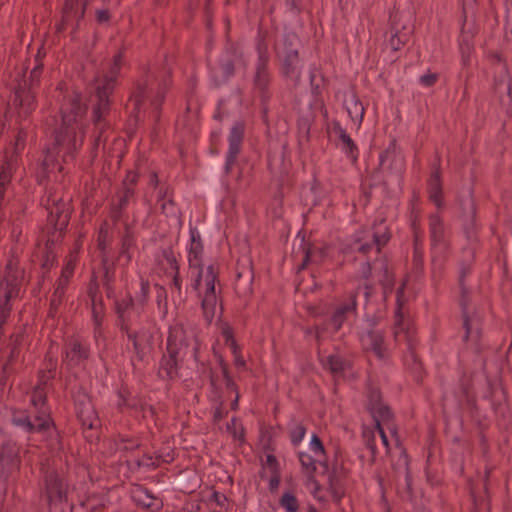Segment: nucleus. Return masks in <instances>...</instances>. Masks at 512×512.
<instances>
[{
	"mask_svg": "<svg viewBox=\"0 0 512 512\" xmlns=\"http://www.w3.org/2000/svg\"><path fill=\"white\" fill-rule=\"evenodd\" d=\"M87 107L82 102L81 94L72 92L64 96L60 112L62 124L55 131V142L46 150L43 167L47 172H63V163L75 158L84 139V116Z\"/></svg>",
	"mask_w": 512,
	"mask_h": 512,
	"instance_id": "nucleus-1",
	"label": "nucleus"
},
{
	"mask_svg": "<svg viewBox=\"0 0 512 512\" xmlns=\"http://www.w3.org/2000/svg\"><path fill=\"white\" fill-rule=\"evenodd\" d=\"M123 63L124 54L122 51H119L114 55L113 61L108 71L101 78L96 80V102L92 108V121L98 133L95 138V143L97 145L102 140L104 132L109 128L110 125L107 119L111 112L110 96L115 90L117 78L120 74Z\"/></svg>",
	"mask_w": 512,
	"mask_h": 512,
	"instance_id": "nucleus-2",
	"label": "nucleus"
},
{
	"mask_svg": "<svg viewBox=\"0 0 512 512\" xmlns=\"http://www.w3.org/2000/svg\"><path fill=\"white\" fill-rule=\"evenodd\" d=\"M257 58L253 64L252 92L259 99L262 118L267 122L269 103L273 97L271 89L273 74L270 68V54L264 40L256 44Z\"/></svg>",
	"mask_w": 512,
	"mask_h": 512,
	"instance_id": "nucleus-3",
	"label": "nucleus"
},
{
	"mask_svg": "<svg viewBox=\"0 0 512 512\" xmlns=\"http://www.w3.org/2000/svg\"><path fill=\"white\" fill-rule=\"evenodd\" d=\"M170 80L167 72L161 75L149 70L135 84V89L130 100L134 104V109L139 110L145 100H150L155 109L154 119L158 122L160 119V107L165 98Z\"/></svg>",
	"mask_w": 512,
	"mask_h": 512,
	"instance_id": "nucleus-4",
	"label": "nucleus"
},
{
	"mask_svg": "<svg viewBox=\"0 0 512 512\" xmlns=\"http://www.w3.org/2000/svg\"><path fill=\"white\" fill-rule=\"evenodd\" d=\"M299 39L295 33H285L281 42L276 47V56L280 62V74L287 81H290L293 87H297L301 82L303 61L298 52Z\"/></svg>",
	"mask_w": 512,
	"mask_h": 512,
	"instance_id": "nucleus-5",
	"label": "nucleus"
},
{
	"mask_svg": "<svg viewBox=\"0 0 512 512\" xmlns=\"http://www.w3.org/2000/svg\"><path fill=\"white\" fill-rule=\"evenodd\" d=\"M200 342L197 333L192 328H185L182 324H175L169 328L166 351L178 354L185 358L190 355L198 361Z\"/></svg>",
	"mask_w": 512,
	"mask_h": 512,
	"instance_id": "nucleus-6",
	"label": "nucleus"
},
{
	"mask_svg": "<svg viewBox=\"0 0 512 512\" xmlns=\"http://www.w3.org/2000/svg\"><path fill=\"white\" fill-rule=\"evenodd\" d=\"M42 68V64H37L31 70L29 80H22L15 88L13 105L17 108L20 118L26 119L36 109L34 89L40 82Z\"/></svg>",
	"mask_w": 512,
	"mask_h": 512,
	"instance_id": "nucleus-7",
	"label": "nucleus"
},
{
	"mask_svg": "<svg viewBox=\"0 0 512 512\" xmlns=\"http://www.w3.org/2000/svg\"><path fill=\"white\" fill-rule=\"evenodd\" d=\"M461 296L459 305L461 307L462 315V328L464 334L462 341L467 345L468 348L474 350L476 353L481 351V338H482V327L480 319L471 314L469 311L470 303V292L467 286L460 287Z\"/></svg>",
	"mask_w": 512,
	"mask_h": 512,
	"instance_id": "nucleus-8",
	"label": "nucleus"
},
{
	"mask_svg": "<svg viewBox=\"0 0 512 512\" xmlns=\"http://www.w3.org/2000/svg\"><path fill=\"white\" fill-rule=\"evenodd\" d=\"M43 492L50 506L61 504L67 501L68 483L63 476L55 469L42 465Z\"/></svg>",
	"mask_w": 512,
	"mask_h": 512,
	"instance_id": "nucleus-9",
	"label": "nucleus"
},
{
	"mask_svg": "<svg viewBox=\"0 0 512 512\" xmlns=\"http://www.w3.org/2000/svg\"><path fill=\"white\" fill-rule=\"evenodd\" d=\"M219 271L218 267L214 264H210L207 266L205 273L203 272L205 290L203 294L199 293L201 297V308L203 312L204 319L208 324H210L216 313V307L218 303V293L216 290V283H218Z\"/></svg>",
	"mask_w": 512,
	"mask_h": 512,
	"instance_id": "nucleus-10",
	"label": "nucleus"
},
{
	"mask_svg": "<svg viewBox=\"0 0 512 512\" xmlns=\"http://www.w3.org/2000/svg\"><path fill=\"white\" fill-rule=\"evenodd\" d=\"M377 324V317L366 315L359 332V338L362 347L366 351H371L378 359L384 360L387 357L384 345V335L381 330L376 329Z\"/></svg>",
	"mask_w": 512,
	"mask_h": 512,
	"instance_id": "nucleus-11",
	"label": "nucleus"
},
{
	"mask_svg": "<svg viewBox=\"0 0 512 512\" xmlns=\"http://www.w3.org/2000/svg\"><path fill=\"white\" fill-rule=\"evenodd\" d=\"M379 169L388 176L401 181L405 171V158L396 140L392 139L388 146L379 155Z\"/></svg>",
	"mask_w": 512,
	"mask_h": 512,
	"instance_id": "nucleus-12",
	"label": "nucleus"
},
{
	"mask_svg": "<svg viewBox=\"0 0 512 512\" xmlns=\"http://www.w3.org/2000/svg\"><path fill=\"white\" fill-rule=\"evenodd\" d=\"M90 355L91 350L88 343L83 342L77 337H71L67 339L63 347L62 365L67 370L84 367Z\"/></svg>",
	"mask_w": 512,
	"mask_h": 512,
	"instance_id": "nucleus-13",
	"label": "nucleus"
},
{
	"mask_svg": "<svg viewBox=\"0 0 512 512\" xmlns=\"http://www.w3.org/2000/svg\"><path fill=\"white\" fill-rule=\"evenodd\" d=\"M75 412L84 429H95L99 425L97 412L87 391L79 386L72 394Z\"/></svg>",
	"mask_w": 512,
	"mask_h": 512,
	"instance_id": "nucleus-14",
	"label": "nucleus"
},
{
	"mask_svg": "<svg viewBox=\"0 0 512 512\" xmlns=\"http://www.w3.org/2000/svg\"><path fill=\"white\" fill-rule=\"evenodd\" d=\"M190 245L188 248V265L190 269H196V276L191 284L195 291L200 290L203 277V253L204 246L201 235L196 227H190Z\"/></svg>",
	"mask_w": 512,
	"mask_h": 512,
	"instance_id": "nucleus-15",
	"label": "nucleus"
},
{
	"mask_svg": "<svg viewBox=\"0 0 512 512\" xmlns=\"http://www.w3.org/2000/svg\"><path fill=\"white\" fill-rule=\"evenodd\" d=\"M366 238L367 240L363 242L364 238L358 236L354 241L353 249L363 255H367L372 251L378 254L382 247L388 243L390 234L388 228L383 223H380L373 226L372 231L368 232Z\"/></svg>",
	"mask_w": 512,
	"mask_h": 512,
	"instance_id": "nucleus-16",
	"label": "nucleus"
},
{
	"mask_svg": "<svg viewBox=\"0 0 512 512\" xmlns=\"http://www.w3.org/2000/svg\"><path fill=\"white\" fill-rule=\"evenodd\" d=\"M126 336L133 347L132 364L134 365L135 361L144 362L154 347L153 333L148 328L141 327L127 333Z\"/></svg>",
	"mask_w": 512,
	"mask_h": 512,
	"instance_id": "nucleus-17",
	"label": "nucleus"
},
{
	"mask_svg": "<svg viewBox=\"0 0 512 512\" xmlns=\"http://www.w3.org/2000/svg\"><path fill=\"white\" fill-rule=\"evenodd\" d=\"M45 206L48 210L49 224L60 232L66 229L70 219L69 203L64 201L61 197L49 194Z\"/></svg>",
	"mask_w": 512,
	"mask_h": 512,
	"instance_id": "nucleus-18",
	"label": "nucleus"
},
{
	"mask_svg": "<svg viewBox=\"0 0 512 512\" xmlns=\"http://www.w3.org/2000/svg\"><path fill=\"white\" fill-rule=\"evenodd\" d=\"M19 447L12 441H5L0 450V479L6 482L20 468Z\"/></svg>",
	"mask_w": 512,
	"mask_h": 512,
	"instance_id": "nucleus-19",
	"label": "nucleus"
},
{
	"mask_svg": "<svg viewBox=\"0 0 512 512\" xmlns=\"http://www.w3.org/2000/svg\"><path fill=\"white\" fill-rule=\"evenodd\" d=\"M461 219L464 235L469 243L468 247H474L478 240V225L476 223V206L474 199L467 196L460 201Z\"/></svg>",
	"mask_w": 512,
	"mask_h": 512,
	"instance_id": "nucleus-20",
	"label": "nucleus"
},
{
	"mask_svg": "<svg viewBox=\"0 0 512 512\" xmlns=\"http://www.w3.org/2000/svg\"><path fill=\"white\" fill-rule=\"evenodd\" d=\"M245 122L244 121H236L232 125L228 135V151L226 153L224 171L226 174H229L232 170L233 165L237 161L238 155L242 150L244 134H245Z\"/></svg>",
	"mask_w": 512,
	"mask_h": 512,
	"instance_id": "nucleus-21",
	"label": "nucleus"
},
{
	"mask_svg": "<svg viewBox=\"0 0 512 512\" xmlns=\"http://www.w3.org/2000/svg\"><path fill=\"white\" fill-rule=\"evenodd\" d=\"M360 288L349 292L344 299L335 307L329 324L334 332H338L344 322L351 316L357 314V297Z\"/></svg>",
	"mask_w": 512,
	"mask_h": 512,
	"instance_id": "nucleus-22",
	"label": "nucleus"
},
{
	"mask_svg": "<svg viewBox=\"0 0 512 512\" xmlns=\"http://www.w3.org/2000/svg\"><path fill=\"white\" fill-rule=\"evenodd\" d=\"M429 230L433 253L444 258L449 251L450 244L446 238L443 220L438 214L430 215Z\"/></svg>",
	"mask_w": 512,
	"mask_h": 512,
	"instance_id": "nucleus-23",
	"label": "nucleus"
},
{
	"mask_svg": "<svg viewBox=\"0 0 512 512\" xmlns=\"http://www.w3.org/2000/svg\"><path fill=\"white\" fill-rule=\"evenodd\" d=\"M80 0H65L62 19L57 27L59 32L63 31L73 20L76 21L74 29L79 27V22L84 18L87 2H83L79 8Z\"/></svg>",
	"mask_w": 512,
	"mask_h": 512,
	"instance_id": "nucleus-24",
	"label": "nucleus"
},
{
	"mask_svg": "<svg viewBox=\"0 0 512 512\" xmlns=\"http://www.w3.org/2000/svg\"><path fill=\"white\" fill-rule=\"evenodd\" d=\"M254 272L251 263L237 265L236 279L234 284L235 292L239 297H247L252 294Z\"/></svg>",
	"mask_w": 512,
	"mask_h": 512,
	"instance_id": "nucleus-25",
	"label": "nucleus"
},
{
	"mask_svg": "<svg viewBox=\"0 0 512 512\" xmlns=\"http://www.w3.org/2000/svg\"><path fill=\"white\" fill-rule=\"evenodd\" d=\"M319 465L323 468V473L328 476L329 489L334 498L340 499L344 494L343 478L345 471L342 465H333L330 469L327 461H319Z\"/></svg>",
	"mask_w": 512,
	"mask_h": 512,
	"instance_id": "nucleus-26",
	"label": "nucleus"
},
{
	"mask_svg": "<svg viewBox=\"0 0 512 512\" xmlns=\"http://www.w3.org/2000/svg\"><path fill=\"white\" fill-rule=\"evenodd\" d=\"M14 425L23 428L26 432H42L50 427L51 419L35 415L32 419L24 412L14 414L12 418Z\"/></svg>",
	"mask_w": 512,
	"mask_h": 512,
	"instance_id": "nucleus-27",
	"label": "nucleus"
},
{
	"mask_svg": "<svg viewBox=\"0 0 512 512\" xmlns=\"http://www.w3.org/2000/svg\"><path fill=\"white\" fill-rule=\"evenodd\" d=\"M132 499L137 506L147 509L150 512H161L163 509V501L156 497L150 490L140 485L133 491Z\"/></svg>",
	"mask_w": 512,
	"mask_h": 512,
	"instance_id": "nucleus-28",
	"label": "nucleus"
},
{
	"mask_svg": "<svg viewBox=\"0 0 512 512\" xmlns=\"http://www.w3.org/2000/svg\"><path fill=\"white\" fill-rule=\"evenodd\" d=\"M72 273H73V268L70 269L69 267H67L66 270L63 271L62 275L57 280L55 287H54L53 294L50 299L49 311H48L49 317H55L56 313L58 312V309H59L60 305L62 304L64 296H65L66 287L68 285L69 277H70V275H72Z\"/></svg>",
	"mask_w": 512,
	"mask_h": 512,
	"instance_id": "nucleus-29",
	"label": "nucleus"
},
{
	"mask_svg": "<svg viewBox=\"0 0 512 512\" xmlns=\"http://www.w3.org/2000/svg\"><path fill=\"white\" fill-rule=\"evenodd\" d=\"M398 14L390 15L391 27H390V39L389 45L393 51H398L404 47L411 36L412 30L407 28L405 25H399L397 22Z\"/></svg>",
	"mask_w": 512,
	"mask_h": 512,
	"instance_id": "nucleus-30",
	"label": "nucleus"
},
{
	"mask_svg": "<svg viewBox=\"0 0 512 512\" xmlns=\"http://www.w3.org/2000/svg\"><path fill=\"white\" fill-rule=\"evenodd\" d=\"M183 360L184 359L179 357L178 354L166 351L159 363V377L166 380H173L177 378L179 375L180 363Z\"/></svg>",
	"mask_w": 512,
	"mask_h": 512,
	"instance_id": "nucleus-31",
	"label": "nucleus"
},
{
	"mask_svg": "<svg viewBox=\"0 0 512 512\" xmlns=\"http://www.w3.org/2000/svg\"><path fill=\"white\" fill-rule=\"evenodd\" d=\"M332 129L333 132L338 136V139L341 143V149L346 157L349 158L352 163H356L359 156V149L353 139L341 126L339 121H332Z\"/></svg>",
	"mask_w": 512,
	"mask_h": 512,
	"instance_id": "nucleus-32",
	"label": "nucleus"
},
{
	"mask_svg": "<svg viewBox=\"0 0 512 512\" xmlns=\"http://www.w3.org/2000/svg\"><path fill=\"white\" fill-rule=\"evenodd\" d=\"M136 247L134 232L129 223H124V232L120 239V249L118 261H122L123 266H128L132 260V250Z\"/></svg>",
	"mask_w": 512,
	"mask_h": 512,
	"instance_id": "nucleus-33",
	"label": "nucleus"
},
{
	"mask_svg": "<svg viewBox=\"0 0 512 512\" xmlns=\"http://www.w3.org/2000/svg\"><path fill=\"white\" fill-rule=\"evenodd\" d=\"M212 81L215 87H220L227 83L235 74V63L231 57L222 58L219 65L210 71Z\"/></svg>",
	"mask_w": 512,
	"mask_h": 512,
	"instance_id": "nucleus-34",
	"label": "nucleus"
},
{
	"mask_svg": "<svg viewBox=\"0 0 512 512\" xmlns=\"http://www.w3.org/2000/svg\"><path fill=\"white\" fill-rule=\"evenodd\" d=\"M427 191L430 201L434 203L437 208H441L443 206V189L439 166L436 167L430 174L427 183Z\"/></svg>",
	"mask_w": 512,
	"mask_h": 512,
	"instance_id": "nucleus-35",
	"label": "nucleus"
},
{
	"mask_svg": "<svg viewBox=\"0 0 512 512\" xmlns=\"http://www.w3.org/2000/svg\"><path fill=\"white\" fill-rule=\"evenodd\" d=\"M369 413L375 422V427H377V424H385L393 435L397 434L396 428L393 424V413L387 404L383 403L376 406L369 410Z\"/></svg>",
	"mask_w": 512,
	"mask_h": 512,
	"instance_id": "nucleus-36",
	"label": "nucleus"
},
{
	"mask_svg": "<svg viewBox=\"0 0 512 512\" xmlns=\"http://www.w3.org/2000/svg\"><path fill=\"white\" fill-rule=\"evenodd\" d=\"M462 259L459 263L458 284L459 287L466 286L465 280L472 272L475 260V248L464 247L462 250Z\"/></svg>",
	"mask_w": 512,
	"mask_h": 512,
	"instance_id": "nucleus-37",
	"label": "nucleus"
},
{
	"mask_svg": "<svg viewBox=\"0 0 512 512\" xmlns=\"http://www.w3.org/2000/svg\"><path fill=\"white\" fill-rule=\"evenodd\" d=\"M323 367L334 375H342L349 367V362L340 354H330L322 360Z\"/></svg>",
	"mask_w": 512,
	"mask_h": 512,
	"instance_id": "nucleus-38",
	"label": "nucleus"
},
{
	"mask_svg": "<svg viewBox=\"0 0 512 512\" xmlns=\"http://www.w3.org/2000/svg\"><path fill=\"white\" fill-rule=\"evenodd\" d=\"M345 107L351 120L359 127L363 121L365 108L356 95L345 100Z\"/></svg>",
	"mask_w": 512,
	"mask_h": 512,
	"instance_id": "nucleus-39",
	"label": "nucleus"
},
{
	"mask_svg": "<svg viewBox=\"0 0 512 512\" xmlns=\"http://www.w3.org/2000/svg\"><path fill=\"white\" fill-rule=\"evenodd\" d=\"M31 404L34 406V408L37 410L39 416L50 418L48 414V408L46 406L47 402V392L46 390H43L39 387H34L31 398H30Z\"/></svg>",
	"mask_w": 512,
	"mask_h": 512,
	"instance_id": "nucleus-40",
	"label": "nucleus"
},
{
	"mask_svg": "<svg viewBox=\"0 0 512 512\" xmlns=\"http://www.w3.org/2000/svg\"><path fill=\"white\" fill-rule=\"evenodd\" d=\"M142 309H136V311H129L123 314L117 315L118 326L121 332L127 334L133 331L132 326L135 324L137 319L142 313Z\"/></svg>",
	"mask_w": 512,
	"mask_h": 512,
	"instance_id": "nucleus-41",
	"label": "nucleus"
},
{
	"mask_svg": "<svg viewBox=\"0 0 512 512\" xmlns=\"http://www.w3.org/2000/svg\"><path fill=\"white\" fill-rule=\"evenodd\" d=\"M424 251H423V243L417 234L414 237V247H413V271L416 274H422L424 269V259H423Z\"/></svg>",
	"mask_w": 512,
	"mask_h": 512,
	"instance_id": "nucleus-42",
	"label": "nucleus"
},
{
	"mask_svg": "<svg viewBox=\"0 0 512 512\" xmlns=\"http://www.w3.org/2000/svg\"><path fill=\"white\" fill-rule=\"evenodd\" d=\"M404 338L406 339L407 341V348H408V352L405 356V362L407 364L411 363L412 367L411 369L413 370V372L416 374V379L417 381L420 380V374H421V370H422V364L421 362L417 359V355L415 353V347H414V344L413 342L411 341V339L409 338L408 334L407 333H404Z\"/></svg>",
	"mask_w": 512,
	"mask_h": 512,
	"instance_id": "nucleus-43",
	"label": "nucleus"
},
{
	"mask_svg": "<svg viewBox=\"0 0 512 512\" xmlns=\"http://www.w3.org/2000/svg\"><path fill=\"white\" fill-rule=\"evenodd\" d=\"M56 376V362L52 359L49 360L46 370H42L39 372L38 383L35 387L42 388L46 390L48 384L52 379Z\"/></svg>",
	"mask_w": 512,
	"mask_h": 512,
	"instance_id": "nucleus-44",
	"label": "nucleus"
},
{
	"mask_svg": "<svg viewBox=\"0 0 512 512\" xmlns=\"http://www.w3.org/2000/svg\"><path fill=\"white\" fill-rule=\"evenodd\" d=\"M326 255L327 251L324 247L307 248L301 268H305L310 262L321 263Z\"/></svg>",
	"mask_w": 512,
	"mask_h": 512,
	"instance_id": "nucleus-45",
	"label": "nucleus"
},
{
	"mask_svg": "<svg viewBox=\"0 0 512 512\" xmlns=\"http://www.w3.org/2000/svg\"><path fill=\"white\" fill-rule=\"evenodd\" d=\"M140 309L130 293H127L125 297L115 301V313L116 315L123 314L129 311H136Z\"/></svg>",
	"mask_w": 512,
	"mask_h": 512,
	"instance_id": "nucleus-46",
	"label": "nucleus"
},
{
	"mask_svg": "<svg viewBox=\"0 0 512 512\" xmlns=\"http://www.w3.org/2000/svg\"><path fill=\"white\" fill-rule=\"evenodd\" d=\"M279 505L286 512H298L299 511V502L296 496L291 492H285L279 499Z\"/></svg>",
	"mask_w": 512,
	"mask_h": 512,
	"instance_id": "nucleus-47",
	"label": "nucleus"
},
{
	"mask_svg": "<svg viewBox=\"0 0 512 512\" xmlns=\"http://www.w3.org/2000/svg\"><path fill=\"white\" fill-rule=\"evenodd\" d=\"M306 434V428L302 423L292 422L289 424V436L291 443L297 446L301 443Z\"/></svg>",
	"mask_w": 512,
	"mask_h": 512,
	"instance_id": "nucleus-48",
	"label": "nucleus"
},
{
	"mask_svg": "<svg viewBox=\"0 0 512 512\" xmlns=\"http://www.w3.org/2000/svg\"><path fill=\"white\" fill-rule=\"evenodd\" d=\"M134 188L125 186L117 193V201L112 204L119 209L126 210L130 200L134 197Z\"/></svg>",
	"mask_w": 512,
	"mask_h": 512,
	"instance_id": "nucleus-49",
	"label": "nucleus"
},
{
	"mask_svg": "<svg viewBox=\"0 0 512 512\" xmlns=\"http://www.w3.org/2000/svg\"><path fill=\"white\" fill-rule=\"evenodd\" d=\"M363 441L366 446V448L371 453V461L372 463L375 462L376 456H377V448L375 444L376 436L375 431L371 429H364L362 433Z\"/></svg>",
	"mask_w": 512,
	"mask_h": 512,
	"instance_id": "nucleus-50",
	"label": "nucleus"
},
{
	"mask_svg": "<svg viewBox=\"0 0 512 512\" xmlns=\"http://www.w3.org/2000/svg\"><path fill=\"white\" fill-rule=\"evenodd\" d=\"M150 294V283L147 279H140V291L136 294L134 299L137 305L143 310L147 304Z\"/></svg>",
	"mask_w": 512,
	"mask_h": 512,
	"instance_id": "nucleus-51",
	"label": "nucleus"
},
{
	"mask_svg": "<svg viewBox=\"0 0 512 512\" xmlns=\"http://www.w3.org/2000/svg\"><path fill=\"white\" fill-rule=\"evenodd\" d=\"M219 364H220L222 375H223V378L225 381L226 389L231 392H234L236 395L237 393H239L238 387H237L236 383L234 382V380L232 379V377L229 373V370H228V365L225 363V361L223 360L222 357H219Z\"/></svg>",
	"mask_w": 512,
	"mask_h": 512,
	"instance_id": "nucleus-52",
	"label": "nucleus"
},
{
	"mask_svg": "<svg viewBox=\"0 0 512 512\" xmlns=\"http://www.w3.org/2000/svg\"><path fill=\"white\" fill-rule=\"evenodd\" d=\"M208 501L210 503H215L217 507H219V510L217 512H226L228 511L229 509V500L228 498L226 497L225 494L219 492V491H216L214 490Z\"/></svg>",
	"mask_w": 512,
	"mask_h": 512,
	"instance_id": "nucleus-53",
	"label": "nucleus"
},
{
	"mask_svg": "<svg viewBox=\"0 0 512 512\" xmlns=\"http://www.w3.org/2000/svg\"><path fill=\"white\" fill-rule=\"evenodd\" d=\"M27 136H28L27 128L20 127L18 129V132L15 137V141L13 143V154L14 155L17 156L19 153H21L24 150L25 145H26Z\"/></svg>",
	"mask_w": 512,
	"mask_h": 512,
	"instance_id": "nucleus-54",
	"label": "nucleus"
},
{
	"mask_svg": "<svg viewBox=\"0 0 512 512\" xmlns=\"http://www.w3.org/2000/svg\"><path fill=\"white\" fill-rule=\"evenodd\" d=\"M116 445L119 450L123 451H133L137 448H139L140 443L137 439L131 438L128 436L119 435Z\"/></svg>",
	"mask_w": 512,
	"mask_h": 512,
	"instance_id": "nucleus-55",
	"label": "nucleus"
},
{
	"mask_svg": "<svg viewBox=\"0 0 512 512\" xmlns=\"http://www.w3.org/2000/svg\"><path fill=\"white\" fill-rule=\"evenodd\" d=\"M161 257L170 266L172 271L180 270V266L172 246L163 247L161 249Z\"/></svg>",
	"mask_w": 512,
	"mask_h": 512,
	"instance_id": "nucleus-56",
	"label": "nucleus"
},
{
	"mask_svg": "<svg viewBox=\"0 0 512 512\" xmlns=\"http://www.w3.org/2000/svg\"><path fill=\"white\" fill-rule=\"evenodd\" d=\"M298 458L302 468L306 472L313 474L316 471V463H319L320 460L314 459L311 455L305 452H299Z\"/></svg>",
	"mask_w": 512,
	"mask_h": 512,
	"instance_id": "nucleus-57",
	"label": "nucleus"
},
{
	"mask_svg": "<svg viewBox=\"0 0 512 512\" xmlns=\"http://www.w3.org/2000/svg\"><path fill=\"white\" fill-rule=\"evenodd\" d=\"M380 283L383 288V294L385 297H387V295L389 293H391L393 290L394 276L392 273H390V271L388 270V267L385 265L383 266V275H382V278L380 279Z\"/></svg>",
	"mask_w": 512,
	"mask_h": 512,
	"instance_id": "nucleus-58",
	"label": "nucleus"
},
{
	"mask_svg": "<svg viewBox=\"0 0 512 512\" xmlns=\"http://www.w3.org/2000/svg\"><path fill=\"white\" fill-rule=\"evenodd\" d=\"M382 394L379 389L370 387L367 393V410L383 404Z\"/></svg>",
	"mask_w": 512,
	"mask_h": 512,
	"instance_id": "nucleus-59",
	"label": "nucleus"
},
{
	"mask_svg": "<svg viewBox=\"0 0 512 512\" xmlns=\"http://www.w3.org/2000/svg\"><path fill=\"white\" fill-rule=\"evenodd\" d=\"M472 36L469 33H462L459 38V48L462 53L463 58L469 56L472 49L473 44L471 42Z\"/></svg>",
	"mask_w": 512,
	"mask_h": 512,
	"instance_id": "nucleus-60",
	"label": "nucleus"
},
{
	"mask_svg": "<svg viewBox=\"0 0 512 512\" xmlns=\"http://www.w3.org/2000/svg\"><path fill=\"white\" fill-rule=\"evenodd\" d=\"M405 285L406 283L403 282L398 288H397V291H396V304H397V309H396V312H395V317H396V325L398 326L400 324V321H401V318H402V314H401V308L403 306V303H404V300H403V297H404V289H405Z\"/></svg>",
	"mask_w": 512,
	"mask_h": 512,
	"instance_id": "nucleus-61",
	"label": "nucleus"
},
{
	"mask_svg": "<svg viewBox=\"0 0 512 512\" xmlns=\"http://www.w3.org/2000/svg\"><path fill=\"white\" fill-rule=\"evenodd\" d=\"M108 239H109V229H108V223L105 221L101 225L99 232H98L97 245H98L99 250L104 251L106 249Z\"/></svg>",
	"mask_w": 512,
	"mask_h": 512,
	"instance_id": "nucleus-62",
	"label": "nucleus"
},
{
	"mask_svg": "<svg viewBox=\"0 0 512 512\" xmlns=\"http://www.w3.org/2000/svg\"><path fill=\"white\" fill-rule=\"evenodd\" d=\"M227 430L234 439L244 440V428L242 425L237 426V418L233 417L231 421L227 424Z\"/></svg>",
	"mask_w": 512,
	"mask_h": 512,
	"instance_id": "nucleus-63",
	"label": "nucleus"
},
{
	"mask_svg": "<svg viewBox=\"0 0 512 512\" xmlns=\"http://www.w3.org/2000/svg\"><path fill=\"white\" fill-rule=\"evenodd\" d=\"M310 448L314 452L315 455H325V448L321 441V439L316 435L313 434L311 442H310Z\"/></svg>",
	"mask_w": 512,
	"mask_h": 512,
	"instance_id": "nucleus-64",
	"label": "nucleus"
}]
</instances>
